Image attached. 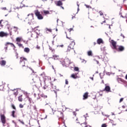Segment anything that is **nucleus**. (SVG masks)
I'll use <instances>...</instances> for the list:
<instances>
[{
	"mask_svg": "<svg viewBox=\"0 0 127 127\" xmlns=\"http://www.w3.org/2000/svg\"><path fill=\"white\" fill-rule=\"evenodd\" d=\"M62 64L64 66L68 67L70 64V60L68 58H65Z\"/></svg>",
	"mask_w": 127,
	"mask_h": 127,
	"instance_id": "nucleus-1",
	"label": "nucleus"
},
{
	"mask_svg": "<svg viewBox=\"0 0 127 127\" xmlns=\"http://www.w3.org/2000/svg\"><path fill=\"white\" fill-rule=\"evenodd\" d=\"M35 14L37 16L38 19L41 20L43 19V16L40 14V12L38 11V10H35Z\"/></svg>",
	"mask_w": 127,
	"mask_h": 127,
	"instance_id": "nucleus-2",
	"label": "nucleus"
},
{
	"mask_svg": "<svg viewBox=\"0 0 127 127\" xmlns=\"http://www.w3.org/2000/svg\"><path fill=\"white\" fill-rule=\"evenodd\" d=\"M75 45V43L74 41H72L71 43L69 45L66 50V52H70L71 49H74V46Z\"/></svg>",
	"mask_w": 127,
	"mask_h": 127,
	"instance_id": "nucleus-3",
	"label": "nucleus"
},
{
	"mask_svg": "<svg viewBox=\"0 0 127 127\" xmlns=\"http://www.w3.org/2000/svg\"><path fill=\"white\" fill-rule=\"evenodd\" d=\"M27 60L25 58H20V64L22 67H24L25 66V62L27 61Z\"/></svg>",
	"mask_w": 127,
	"mask_h": 127,
	"instance_id": "nucleus-4",
	"label": "nucleus"
},
{
	"mask_svg": "<svg viewBox=\"0 0 127 127\" xmlns=\"http://www.w3.org/2000/svg\"><path fill=\"white\" fill-rule=\"evenodd\" d=\"M0 120L2 124H3V125H4L6 122V120H5V116H4V115H0Z\"/></svg>",
	"mask_w": 127,
	"mask_h": 127,
	"instance_id": "nucleus-5",
	"label": "nucleus"
},
{
	"mask_svg": "<svg viewBox=\"0 0 127 127\" xmlns=\"http://www.w3.org/2000/svg\"><path fill=\"white\" fill-rule=\"evenodd\" d=\"M110 42H111L112 45L113 46L114 49H117V42L113 40H112L110 41Z\"/></svg>",
	"mask_w": 127,
	"mask_h": 127,
	"instance_id": "nucleus-6",
	"label": "nucleus"
},
{
	"mask_svg": "<svg viewBox=\"0 0 127 127\" xmlns=\"http://www.w3.org/2000/svg\"><path fill=\"white\" fill-rule=\"evenodd\" d=\"M65 1V0H59L57 1V2L56 3V4L57 5V6H61V5H63L62 1Z\"/></svg>",
	"mask_w": 127,
	"mask_h": 127,
	"instance_id": "nucleus-7",
	"label": "nucleus"
},
{
	"mask_svg": "<svg viewBox=\"0 0 127 127\" xmlns=\"http://www.w3.org/2000/svg\"><path fill=\"white\" fill-rule=\"evenodd\" d=\"M8 35V34H7V33H4V32H0V37H6Z\"/></svg>",
	"mask_w": 127,
	"mask_h": 127,
	"instance_id": "nucleus-8",
	"label": "nucleus"
},
{
	"mask_svg": "<svg viewBox=\"0 0 127 127\" xmlns=\"http://www.w3.org/2000/svg\"><path fill=\"white\" fill-rule=\"evenodd\" d=\"M6 64V61L4 60H2L0 62V65H1L2 67H4Z\"/></svg>",
	"mask_w": 127,
	"mask_h": 127,
	"instance_id": "nucleus-9",
	"label": "nucleus"
},
{
	"mask_svg": "<svg viewBox=\"0 0 127 127\" xmlns=\"http://www.w3.org/2000/svg\"><path fill=\"white\" fill-rule=\"evenodd\" d=\"M16 41L19 43V42H21V41H23V39H22V37H18L16 39Z\"/></svg>",
	"mask_w": 127,
	"mask_h": 127,
	"instance_id": "nucleus-10",
	"label": "nucleus"
},
{
	"mask_svg": "<svg viewBox=\"0 0 127 127\" xmlns=\"http://www.w3.org/2000/svg\"><path fill=\"white\" fill-rule=\"evenodd\" d=\"M88 95L89 93H88V92H85L83 95V100H86V99H88Z\"/></svg>",
	"mask_w": 127,
	"mask_h": 127,
	"instance_id": "nucleus-11",
	"label": "nucleus"
},
{
	"mask_svg": "<svg viewBox=\"0 0 127 127\" xmlns=\"http://www.w3.org/2000/svg\"><path fill=\"white\" fill-rule=\"evenodd\" d=\"M105 91L108 93H109V92H111V87L109 86H106L105 88Z\"/></svg>",
	"mask_w": 127,
	"mask_h": 127,
	"instance_id": "nucleus-12",
	"label": "nucleus"
},
{
	"mask_svg": "<svg viewBox=\"0 0 127 127\" xmlns=\"http://www.w3.org/2000/svg\"><path fill=\"white\" fill-rule=\"evenodd\" d=\"M125 50V47L123 46H120L118 48V51H124Z\"/></svg>",
	"mask_w": 127,
	"mask_h": 127,
	"instance_id": "nucleus-13",
	"label": "nucleus"
},
{
	"mask_svg": "<svg viewBox=\"0 0 127 127\" xmlns=\"http://www.w3.org/2000/svg\"><path fill=\"white\" fill-rule=\"evenodd\" d=\"M97 42L98 44H102V43H104V42L103 41V39L99 38L97 40Z\"/></svg>",
	"mask_w": 127,
	"mask_h": 127,
	"instance_id": "nucleus-14",
	"label": "nucleus"
},
{
	"mask_svg": "<svg viewBox=\"0 0 127 127\" xmlns=\"http://www.w3.org/2000/svg\"><path fill=\"white\" fill-rule=\"evenodd\" d=\"M50 84L52 88L51 89L53 90V91H54V90L56 89V86L54 85L52 83H50Z\"/></svg>",
	"mask_w": 127,
	"mask_h": 127,
	"instance_id": "nucleus-15",
	"label": "nucleus"
},
{
	"mask_svg": "<svg viewBox=\"0 0 127 127\" xmlns=\"http://www.w3.org/2000/svg\"><path fill=\"white\" fill-rule=\"evenodd\" d=\"M52 59H54L55 60H58V59H59V56H57V55H54L53 56Z\"/></svg>",
	"mask_w": 127,
	"mask_h": 127,
	"instance_id": "nucleus-16",
	"label": "nucleus"
},
{
	"mask_svg": "<svg viewBox=\"0 0 127 127\" xmlns=\"http://www.w3.org/2000/svg\"><path fill=\"white\" fill-rule=\"evenodd\" d=\"M45 31L46 32V33H49V32H52V30H51V29H48L47 28L45 29Z\"/></svg>",
	"mask_w": 127,
	"mask_h": 127,
	"instance_id": "nucleus-17",
	"label": "nucleus"
},
{
	"mask_svg": "<svg viewBox=\"0 0 127 127\" xmlns=\"http://www.w3.org/2000/svg\"><path fill=\"white\" fill-rule=\"evenodd\" d=\"M7 44H10V45H11V46L12 47H13V49H14L15 48V46H14V45L13 43H9V42H7L6 43L5 45L6 46Z\"/></svg>",
	"mask_w": 127,
	"mask_h": 127,
	"instance_id": "nucleus-18",
	"label": "nucleus"
},
{
	"mask_svg": "<svg viewBox=\"0 0 127 127\" xmlns=\"http://www.w3.org/2000/svg\"><path fill=\"white\" fill-rule=\"evenodd\" d=\"M24 52H26V53H29V51H30V49H29V48H25L24 49Z\"/></svg>",
	"mask_w": 127,
	"mask_h": 127,
	"instance_id": "nucleus-19",
	"label": "nucleus"
},
{
	"mask_svg": "<svg viewBox=\"0 0 127 127\" xmlns=\"http://www.w3.org/2000/svg\"><path fill=\"white\" fill-rule=\"evenodd\" d=\"M28 16L29 17V18H30L31 20H32V19H33V14H28Z\"/></svg>",
	"mask_w": 127,
	"mask_h": 127,
	"instance_id": "nucleus-20",
	"label": "nucleus"
},
{
	"mask_svg": "<svg viewBox=\"0 0 127 127\" xmlns=\"http://www.w3.org/2000/svg\"><path fill=\"white\" fill-rule=\"evenodd\" d=\"M18 100L19 102H22L23 99H22V95H21L20 96L18 97Z\"/></svg>",
	"mask_w": 127,
	"mask_h": 127,
	"instance_id": "nucleus-21",
	"label": "nucleus"
},
{
	"mask_svg": "<svg viewBox=\"0 0 127 127\" xmlns=\"http://www.w3.org/2000/svg\"><path fill=\"white\" fill-rule=\"evenodd\" d=\"M87 55L88 56H92L93 55V53L92 51H89L88 52H87Z\"/></svg>",
	"mask_w": 127,
	"mask_h": 127,
	"instance_id": "nucleus-22",
	"label": "nucleus"
},
{
	"mask_svg": "<svg viewBox=\"0 0 127 127\" xmlns=\"http://www.w3.org/2000/svg\"><path fill=\"white\" fill-rule=\"evenodd\" d=\"M71 77L73 79H77V78H79L78 76L75 75L74 74H71Z\"/></svg>",
	"mask_w": 127,
	"mask_h": 127,
	"instance_id": "nucleus-23",
	"label": "nucleus"
},
{
	"mask_svg": "<svg viewBox=\"0 0 127 127\" xmlns=\"http://www.w3.org/2000/svg\"><path fill=\"white\" fill-rule=\"evenodd\" d=\"M26 98L28 99L30 104H31V103H32V102H33V101H32V98H31L28 96H27Z\"/></svg>",
	"mask_w": 127,
	"mask_h": 127,
	"instance_id": "nucleus-24",
	"label": "nucleus"
},
{
	"mask_svg": "<svg viewBox=\"0 0 127 127\" xmlns=\"http://www.w3.org/2000/svg\"><path fill=\"white\" fill-rule=\"evenodd\" d=\"M119 82H121V83H124V84L126 83V81L122 78L119 79Z\"/></svg>",
	"mask_w": 127,
	"mask_h": 127,
	"instance_id": "nucleus-25",
	"label": "nucleus"
},
{
	"mask_svg": "<svg viewBox=\"0 0 127 127\" xmlns=\"http://www.w3.org/2000/svg\"><path fill=\"white\" fill-rule=\"evenodd\" d=\"M92 94H93V99L95 100V99H96V92H93Z\"/></svg>",
	"mask_w": 127,
	"mask_h": 127,
	"instance_id": "nucleus-26",
	"label": "nucleus"
},
{
	"mask_svg": "<svg viewBox=\"0 0 127 127\" xmlns=\"http://www.w3.org/2000/svg\"><path fill=\"white\" fill-rule=\"evenodd\" d=\"M43 12L44 14H50V12L48 10H44Z\"/></svg>",
	"mask_w": 127,
	"mask_h": 127,
	"instance_id": "nucleus-27",
	"label": "nucleus"
},
{
	"mask_svg": "<svg viewBox=\"0 0 127 127\" xmlns=\"http://www.w3.org/2000/svg\"><path fill=\"white\" fill-rule=\"evenodd\" d=\"M74 70L76 71V72H80V70H79V67L77 66L74 67Z\"/></svg>",
	"mask_w": 127,
	"mask_h": 127,
	"instance_id": "nucleus-28",
	"label": "nucleus"
},
{
	"mask_svg": "<svg viewBox=\"0 0 127 127\" xmlns=\"http://www.w3.org/2000/svg\"><path fill=\"white\" fill-rule=\"evenodd\" d=\"M93 61H96L97 64H98V65H99V66H101V64H100V63H99V61H97V60H96L95 59H93Z\"/></svg>",
	"mask_w": 127,
	"mask_h": 127,
	"instance_id": "nucleus-29",
	"label": "nucleus"
},
{
	"mask_svg": "<svg viewBox=\"0 0 127 127\" xmlns=\"http://www.w3.org/2000/svg\"><path fill=\"white\" fill-rule=\"evenodd\" d=\"M14 114H15V111H12V114L11 116L13 118H15V116H14Z\"/></svg>",
	"mask_w": 127,
	"mask_h": 127,
	"instance_id": "nucleus-30",
	"label": "nucleus"
},
{
	"mask_svg": "<svg viewBox=\"0 0 127 127\" xmlns=\"http://www.w3.org/2000/svg\"><path fill=\"white\" fill-rule=\"evenodd\" d=\"M16 44H17V45H18L19 46V47H23L22 44H20L18 42H17Z\"/></svg>",
	"mask_w": 127,
	"mask_h": 127,
	"instance_id": "nucleus-31",
	"label": "nucleus"
},
{
	"mask_svg": "<svg viewBox=\"0 0 127 127\" xmlns=\"http://www.w3.org/2000/svg\"><path fill=\"white\" fill-rule=\"evenodd\" d=\"M41 97H42V98H44V99H46V98H47V95H45L44 94H41Z\"/></svg>",
	"mask_w": 127,
	"mask_h": 127,
	"instance_id": "nucleus-32",
	"label": "nucleus"
},
{
	"mask_svg": "<svg viewBox=\"0 0 127 127\" xmlns=\"http://www.w3.org/2000/svg\"><path fill=\"white\" fill-rule=\"evenodd\" d=\"M81 63L86 64V63H87V61L85 60L84 59H81Z\"/></svg>",
	"mask_w": 127,
	"mask_h": 127,
	"instance_id": "nucleus-33",
	"label": "nucleus"
},
{
	"mask_svg": "<svg viewBox=\"0 0 127 127\" xmlns=\"http://www.w3.org/2000/svg\"><path fill=\"white\" fill-rule=\"evenodd\" d=\"M85 6H86V7H87V8H92V7H91L90 5H87V4H85Z\"/></svg>",
	"mask_w": 127,
	"mask_h": 127,
	"instance_id": "nucleus-34",
	"label": "nucleus"
},
{
	"mask_svg": "<svg viewBox=\"0 0 127 127\" xmlns=\"http://www.w3.org/2000/svg\"><path fill=\"white\" fill-rule=\"evenodd\" d=\"M33 109L35 110V111H37V108H36V105H34L33 106Z\"/></svg>",
	"mask_w": 127,
	"mask_h": 127,
	"instance_id": "nucleus-35",
	"label": "nucleus"
},
{
	"mask_svg": "<svg viewBox=\"0 0 127 127\" xmlns=\"http://www.w3.org/2000/svg\"><path fill=\"white\" fill-rule=\"evenodd\" d=\"M18 122H19L20 123H21V124H22V125H24V122H23L22 121L19 120Z\"/></svg>",
	"mask_w": 127,
	"mask_h": 127,
	"instance_id": "nucleus-36",
	"label": "nucleus"
},
{
	"mask_svg": "<svg viewBox=\"0 0 127 127\" xmlns=\"http://www.w3.org/2000/svg\"><path fill=\"white\" fill-rule=\"evenodd\" d=\"M19 108L22 109L23 108V105L21 104H19Z\"/></svg>",
	"mask_w": 127,
	"mask_h": 127,
	"instance_id": "nucleus-37",
	"label": "nucleus"
},
{
	"mask_svg": "<svg viewBox=\"0 0 127 127\" xmlns=\"http://www.w3.org/2000/svg\"><path fill=\"white\" fill-rule=\"evenodd\" d=\"M40 76H42V77H44L45 76V73L43 72L40 74Z\"/></svg>",
	"mask_w": 127,
	"mask_h": 127,
	"instance_id": "nucleus-38",
	"label": "nucleus"
},
{
	"mask_svg": "<svg viewBox=\"0 0 127 127\" xmlns=\"http://www.w3.org/2000/svg\"><path fill=\"white\" fill-rule=\"evenodd\" d=\"M123 101H124V98H122L120 99L119 103H122V102H123Z\"/></svg>",
	"mask_w": 127,
	"mask_h": 127,
	"instance_id": "nucleus-39",
	"label": "nucleus"
},
{
	"mask_svg": "<svg viewBox=\"0 0 127 127\" xmlns=\"http://www.w3.org/2000/svg\"><path fill=\"white\" fill-rule=\"evenodd\" d=\"M46 119H47V115H45V117L42 118V120H46Z\"/></svg>",
	"mask_w": 127,
	"mask_h": 127,
	"instance_id": "nucleus-40",
	"label": "nucleus"
},
{
	"mask_svg": "<svg viewBox=\"0 0 127 127\" xmlns=\"http://www.w3.org/2000/svg\"><path fill=\"white\" fill-rule=\"evenodd\" d=\"M102 114L103 115V116H105V117H108V118L110 117V116L109 115H104V112H102Z\"/></svg>",
	"mask_w": 127,
	"mask_h": 127,
	"instance_id": "nucleus-41",
	"label": "nucleus"
},
{
	"mask_svg": "<svg viewBox=\"0 0 127 127\" xmlns=\"http://www.w3.org/2000/svg\"><path fill=\"white\" fill-rule=\"evenodd\" d=\"M101 127H107V125L106 124H104L102 125Z\"/></svg>",
	"mask_w": 127,
	"mask_h": 127,
	"instance_id": "nucleus-42",
	"label": "nucleus"
},
{
	"mask_svg": "<svg viewBox=\"0 0 127 127\" xmlns=\"http://www.w3.org/2000/svg\"><path fill=\"white\" fill-rule=\"evenodd\" d=\"M121 17H123V18H127V15L124 16L123 15H121Z\"/></svg>",
	"mask_w": 127,
	"mask_h": 127,
	"instance_id": "nucleus-43",
	"label": "nucleus"
},
{
	"mask_svg": "<svg viewBox=\"0 0 127 127\" xmlns=\"http://www.w3.org/2000/svg\"><path fill=\"white\" fill-rule=\"evenodd\" d=\"M99 13L100 14V15H103L104 14V13H103V12L100 11L99 12Z\"/></svg>",
	"mask_w": 127,
	"mask_h": 127,
	"instance_id": "nucleus-44",
	"label": "nucleus"
},
{
	"mask_svg": "<svg viewBox=\"0 0 127 127\" xmlns=\"http://www.w3.org/2000/svg\"><path fill=\"white\" fill-rule=\"evenodd\" d=\"M64 47V45H58L57 47H62L63 48Z\"/></svg>",
	"mask_w": 127,
	"mask_h": 127,
	"instance_id": "nucleus-45",
	"label": "nucleus"
},
{
	"mask_svg": "<svg viewBox=\"0 0 127 127\" xmlns=\"http://www.w3.org/2000/svg\"><path fill=\"white\" fill-rule=\"evenodd\" d=\"M48 86H47L46 85H45L44 87H43V88L44 89V90H46V89H47V87Z\"/></svg>",
	"mask_w": 127,
	"mask_h": 127,
	"instance_id": "nucleus-46",
	"label": "nucleus"
},
{
	"mask_svg": "<svg viewBox=\"0 0 127 127\" xmlns=\"http://www.w3.org/2000/svg\"><path fill=\"white\" fill-rule=\"evenodd\" d=\"M13 28L16 29V30H15V31H17V29H18V28L17 27H15V26H14Z\"/></svg>",
	"mask_w": 127,
	"mask_h": 127,
	"instance_id": "nucleus-47",
	"label": "nucleus"
},
{
	"mask_svg": "<svg viewBox=\"0 0 127 127\" xmlns=\"http://www.w3.org/2000/svg\"><path fill=\"white\" fill-rule=\"evenodd\" d=\"M1 9H2L3 10H6V7H1Z\"/></svg>",
	"mask_w": 127,
	"mask_h": 127,
	"instance_id": "nucleus-48",
	"label": "nucleus"
},
{
	"mask_svg": "<svg viewBox=\"0 0 127 127\" xmlns=\"http://www.w3.org/2000/svg\"><path fill=\"white\" fill-rule=\"evenodd\" d=\"M68 81L67 79H65V84L68 85Z\"/></svg>",
	"mask_w": 127,
	"mask_h": 127,
	"instance_id": "nucleus-49",
	"label": "nucleus"
},
{
	"mask_svg": "<svg viewBox=\"0 0 127 127\" xmlns=\"http://www.w3.org/2000/svg\"><path fill=\"white\" fill-rule=\"evenodd\" d=\"M4 49H5V52H7V47H5L4 48Z\"/></svg>",
	"mask_w": 127,
	"mask_h": 127,
	"instance_id": "nucleus-50",
	"label": "nucleus"
},
{
	"mask_svg": "<svg viewBox=\"0 0 127 127\" xmlns=\"http://www.w3.org/2000/svg\"><path fill=\"white\" fill-rule=\"evenodd\" d=\"M68 31H69V32H71V31H72V30H73V28L68 29Z\"/></svg>",
	"mask_w": 127,
	"mask_h": 127,
	"instance_id": "nucleus-51",
	"label": "nucleus"
},
{
	"mask_svg": "<svg viewBox=\"0 0 127 127\" xmlns=\"http://www.w3.org/2000/svg\"><path fill=\"white\" fill-rule=\"evenodd\" d=\"M12 108L14 109V110H15V106H14V105H12Z\"/></svg>",
	"mask_w": 127,
	"mask_h": 127,
	"instance_id": "nucleus-52",
	"label": "nucleus"
},
{
	"mask_svg": "<svg viewBox=\"0 0 127 127\" xmlns=\"http://www.w3.org/2000/svg\"><path fill=\"white\" fill-rule=\"evenodd\" d=\"M36 48H37V49H40V47L38 45H37V46H36Z\"/></svg>",
	"mask_w": 127,
	"mask_h": 127,
	"instance_id": "nucleus-53",
	"label": "nucleus"
},
{
	"mask_svg": "<svg viewBox=\"0 0 127 127\" xmlns=\"http://www.w3.org/2000/svg\"><path fill=\"white\" fill-rule=\"evenodd\" d=\"M121 36H122V37H123V38H125V36L123 34H121Z\"/></svg>",
	"mask_w": 127,
	"mask_h": 127,
	"instance_id": "nucleus-54",
	"label": "nucleus"
},
{
	"mask_svg": "<svg viewBox=\"0 0 127 127\" xmlns=\"http://www.w3.org/2000/svg\"><path fill=\"white\" fill-rule=\"evenodd\" d=\"M73 114L75 116V117H76V112H73Z\"/></svg>",
	"mask_w": 127,
	"mask_h": 127,
	"instance_id": "nucleus-55",
	"label": "nucleus"
},
{
	"mask_svg": "<svg viewBox=\"0 0 127 127\" xmlns=\"http://www.w3.org/2000/svg\"><path fill=\"white\" fill-rule=\"evenodd\" d=\"M66 38H67V39H71V38L68 37V36H67V35H66Z\"/></svg>",
	"mask_w": 127,
	"mask_h": 127,
	"instance_id": "nucleus-56",
	"label": "nucleus"
},
{
	"mask_svg": "<svg viewBox=\"0 0 127 127\" xmlns=\"http://www.w3.org/2000/svg\"><path fill=\"white\" fill-rule=\"evenodd\" d=\"M61 115H62L63 118L64 117V116H63V113L61 112Z\"/></svg>",
	"mask_w": 127,
	"mask_h": 127,
	"instance_id": "nucleus-57",
	"label": "nucleus"
},
{
	"mask_svg": "<svg viewBox=\"0 0 127 127\" xmlns=\"http://www.w3.org/2000/svg\"><path fill=\"white\" fill-rule=\"evenodd\" d=\"M14 94L15 96H16V95H17V92H15V93H14Z\"/></svg>",
	"mask_w": 127,
	"mask_h": 127,
	"instance_id": "nucleus-58",
	"label": "nucleus"
},
{
	"mask_svg": "<svg viewBox=\"0 0 127 127\" xmlns=\"http://www.w3.org/2000/svg\"><path fill=\"white\" fill-rule=\"evenodd\" d=\"M90 79H91V80L93 81L94 80V78L93 77H90Z\"/></svg>",
	"mask_w": 127,
	"mask_h": 127,
	"instance_id": "nucleus-59",
	"label": "nucleus"
},
{
	"mask_svg": "<svg viewBox=\"0 0 127 127\" xmlns=\"http://www.w3.org/2000/svg\"><path fill=\"white\" fill-rule=\"evenodd\" d=\"M40 99V97L39 96L37 98V100H39Z\"/></svg>",
	"mask_w": 127,
	"mask_h": 127,
	"instance_id": "nucleus-60",
	"label": "nucleus"
},
{
	"mask_svg": "<svg viewBox=\"0 0 127 127\" xmlns=\"http://www.w3.org/2000/svg\"><path fill=\"white\" fill-rule=\"evenodd\" d=\"M85 127H91L90 126H85Z\"/></svg>",
	"mask_w": 127,
	"mask_h": 127,
	"instance_id": "nucleus-61",
	"label": "nucleus"
},
{
	"mask_svg": "<svg viewBox=\"0 0 127 127\" xmlns=\"http://www.w3.org/2000/svg\"><path fill=\"white\" fill-rule=\"evenodd\" d=\"M34 96L35 98H36V94L34 93Z\"/></svg>",
	"mask_w": 127,
	"mask_h": 127,
	"instance_id": "nucleus-62",
	"label": "nucleus"
},
{
	"mask_svg": "<svg viewBox=\"0 0 127 127\" xmlns=\"http://www.w3.org/2000/svg\"><path fill=\"white\" fill-rule=\"evenodd\" d=\"M125 87H126V88H127V84H125L124 85Z\"/></svg>",
	"mask_w": 127,
	"mask_h": 127,
	"instance_id": "nucleus-63",
	"label": "nucleus"
},
{
	"mask_svg": "<svg viewBox=\"0 0 127 127\" xmlns=\"http://www.w3.org/2000/svg\"><path fill=\"white\" fill-rule=\"evenodd\" d=\"M126 79L127 80V74L126 75Z\"/></svg>",
	"mask_w": 127,
	"mask_h": 127,
	"instance_id": "nucleus-64",
	"label": "nucleus"
}]
</instances>
